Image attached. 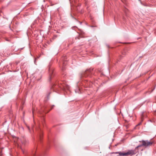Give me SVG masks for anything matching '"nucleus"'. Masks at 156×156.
I'll use <instances>...</instances> for the list:
<instances>
[{"mask_svg":"<svg viewBox=\"0 0 156 156\" xmlns=\"http://www.w3.org/2000/svg\"><path fill=\"white\" fill-rule=\"evenodd\" d=\"M40 138L41 139V134L40 135Z\"/></svg>","mask_w":156,"mask_h":156,"instance_id":"obj_15","label":"nucleus"},{"mask_svg":"<svg viewBox=\"0 0 156 156\" xmlns=\"http://www.w3.org/2000/svg\"><path fill=\"white\" fill-rule=\"evenodd\" d=\"M93 69H89L86 70L84 73H82L80 76L81 80L77 83V88L75 90L76 93H80L81 92V87L83 86L84 88L90 87L92 84V83L87 80H83V77H90L91 75L93 73Z\"/></svg>","mask_w":156,"mask_h":156,"instance_id":"obj_1","label":"nucleus"},{"mask_svg":"<svg viewBox=\"0 0 156 156\" xmlns=\"http://www.w3.org/2000/svg\"><path fill=\"white\" fill-rule=\"evenodd\" d=\"M107 46L108 47V48H109V46L108 45H107Z\"/></svg>","mask_w":156,"mask_h":156,"instance_id":"obj_18","label":"nucleus"},{"mask_svg":"<svg viewBox=\"0 0 156 156\" xmlns=\"http://www.w3.org/2000/svg\"><path fill=\"white\" fill-rule=\"evenodd\" d=\"M122 54L123 55H125V52H123L122 53Z\"/></svg>","mask_w":156,"mask_h":156,"instance_id":"obj_9","label":"nucleus"},{"mask_svg":"<svg viewBox=\"0 0 156 156\" xmlns=\"http://www.w3.org/2000/svg\"><path fill=\"white\" fill-rule=\"evenodd\" d=\"M85 1H87V0H85Z\"/></svg>","mask_w":156,"mask_h":156,"instance_id":"obj_23","label":"nucleus"},{"mask_svg":"<svg viewBox=\"0 0 156 156\" xmlns=\"http://www.w3.org/2000/svg\"><path fill=\"white\" fill-rule=\"evenodd\" d=\"M142 144H140L136 147L134 150H129L126 152H124V156H127L128 155H133L135 154L138 151V148L142 147H144L145 148H147L151 146L154 143V142L152 141L148 140H142L139 141Z\"/></svg>","mask_w":156,"mask_h":156,"instance_id":"obj_2","label":"nucleus"},{"mask_svg":"<svg viewBox=\"0 0 156 156\" xmlns=\"http://www.w3.org/2000/svg\"><path fill=\"white\" fill-rule=\"evenodd\" d=\"M114 153L116 154H119L120 156L123 155L124 156V152H121V151H119V152H116L113 153Z\"/></svg>","mask_w":156,"mask_h":156,"instance_id":"obj_4","label":"nucleus"},{"mask_svg":"<svg viewBox=\"0 0 156 156\" xmlns=\"http://www.w3.org/2000/svg\"><path fill=\"white\" fill-rule=\"evenodd\" d=\"M91 27H96V26H91Z\"/></svg>","mask_w":156,"mask_h":156,"instance_id":"obj_13","label":"nucleus"},{"mask_svg":"<svg viewBox=\"0 0 156 156\" xmlns=\"http://www.w3.org/2000/svg\"><path fill=\"white\" fill-rule=\"evenodd\" d=\"M78 21L79 23H80L81 24V23H81V22H79V21Z\"/></svg>","mask_w":156,"mask_h":156,"instance_id":"obj_17","label":"nucleus"},{"mask_svg":"<svg viewBox=\"0 0 156 156\" xmlns=\"http://www.w3.org/2000/svg\"><path fill=\"white\" fill-rule=\"evenodd\" d=\"M34 111H33V113H34Z\"/></svg>","mask_w":156,"mask_h":156,"instance_id":"obj_19","label":"nucleus"},{"mask_svg":"<svg viewBox=\"0 0 156 156\" xmlns=\"http://www.w3.org/2000/svg\"><path fill=\"white\" fill-rule=\"evenodd\" d=\"M75 19V20H77L76 19V18H74Z\"/></svg>","mask_w":156,"mask_h":156,"instance_id":"obj_20","label":"nucleus"},{"mask_svg":"<svg viewBox=\"0 0 156 156\" xmlns=\"http://www.w3.org/2000/svg\"><path fill=\"white\" fill-rule=\"evenodd\" d=\"M66 64V61H63V66H65ZM64 67H63L62 68V70H64Z\"/></svg>","mask_w":156,"mask_h":156,"instance_id":"obj_6","label":"nucleus"},{"mask_svg":"<svg viewBox=\"0 0 156 156\" xmlns=\"http://www.w3.org/2000/svg\"><path fill=\"white\" fill-rule=\"evenodd\" d=\"M18 63V62H17L16 64H17Z\"/></svg>","mask_w":156,"mask_h":156,"instance_id":"obj_21","label":"nucleus"},{"mask_svg":"<svg viewBox=\"0 0 156 156\" xmlns=\"http://www.w3.org/2000/svg\"><path fill=\"white\" fill-rule=\"evenodd\" d=\"M22 150V151H23V154H25V152H24L23 151V150Z\"/></svg>","mask_w":156,"mask_h":156,"instance_id":"obj_10","label":"nucleus"},{"mask_svg":"<svg viewBox=\"0 0 156 156\" xmlns=\"http://www.w3.org/2000/svg\"><path fill=\"white\" fill-rule=\"evenodd\" d=\"M21 140L22 144H25L27 142V140L25 138H23Z\"/></svg>","mask_w":156,"mask_h":156,"instance_id":"obj_5","label":"nucleus"},{"mask_svg":"<svg viewBox=\"0 0 156 156\" xmlns=\"http://www.w3.org/2000/svg\"><path fill=\"white\" fill-rule=\"evenodd\" d=\"M140 2V3L141 4H142V2H141V0H138Z\"/></svg>","mask_w":156,"mask_h":156,"instance_id":"obj_16","label":"nucleus"},{"mask_svg":"<svg viewBox=\"0 0 156 156\" xmlns=\"http://www.w3.org/2000/svg\"><path fill=\"white\" fill-rule=\"evenodd\" d=\"M54 105H53L52 106V107H51V109H52L53 108V107H54Z\"/></svg>","mask_w":156,"mask_h":156,"instance_id":"obj_11","label":"nucleus"},{"mask_svg":"<svg viewBox=\"0 0 156 156\" xmlns=\"http://www.w3.org/2000/svg\"><path fill=\"white\" fill-rule=\"evenodd\" d=\"M66 57H63L62 58V60H65V58Z\"/></svg>","mask_w":156,"mask_h":156,"instance_id":"obj_7","label":"nucleus"},{"mask_svg":"<svg viewBox=\"0 0 156 156\" xmlns=\"http://www.w3.org/2000/svg\"><path fill=\"white\" fill-rule=\"evenodd\" d=\"M18 63V62H17L16 64H17Z\"/></svg>","mask_w":156,"mask_h":156,"instance_id":"obj_22","label":"nucleus"},{"mask_svg":"<svg viewBox=\"0 0 156 156\" xmlns=\"http://www.w3.org/2000/svg\"><path fill=\"white\" fill-rule=\"evenodd\" d=\"M27 127H28V129H29V130L30 131V128L29 126H27Z\"/></svg>","mask_w":156,"mask_h":156,"instance_id":"obj_12","label":"nucleus"},{"mask_svg":"<svg viewBox=\"0 0 156 156\" xmlns=\"http://www.w3.org/2000/svg\"><path fill=\"white\" fill-rule=\"evenodd\" d=\"M51 93L50 92H49L48 94V95L47 97H48L49 95H50V94Z\"/></svg>","mask_w":156,"mask_h":156,"instance_id":"obj_14","label":"nucleus"},{"mask_svg":"<svg viewBox=\"0 0 156 156\" xmlns=\"http://www.w3.org/2000/svg\"><path fill=\"white\" fill-rule=\"evenodd\" d=\"M49 81H50L53 77V71L52 69H50L49 67Z\"/></svg>","mask_w":156,"mask_h":156,"instance_id":"obj_3","label":"nucleus"},{"mask_svg":"<svg viewBox=\"0 0 156 156\" xmlns=\"http://www.w3.org/2000/svg\"><path fill=\"white\" fill-rule=\"evenodd\" d=\"M141 123V122H140V123H139L138 125H137V126H139L140 125Z\"/></svg>","mask_w":156,"mask_h":156,"instance_id":"obj_8","label":"nucleus"}]
</instances>
